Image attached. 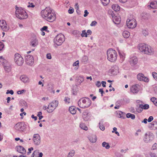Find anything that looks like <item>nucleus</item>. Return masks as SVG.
Wrapping results in <instances>:
<instances>
[{"mask_svg": "<svg viewBox=\"0 0 157 157\" xmlns=\"http://www.w3.org/2000/svg\"><path fill=\"white\" fill-rule=\"evenodd\" d=\"M41 14L43 18L50 22L53 21L56 18L55 13L52 12L49 7H46L44 10H42Z\"/></svg>", "mask_w": 157, "mask_h": 157, "instance_id": "obj_1", "label": "nucleus"}, {"mask_svg": "<svg viewBox=\"0 0 157 157\" xmlns=\"http://www.w3.org/2000/svg\"><path fill=\"white\" fill-rule=\"evenodd\" d=\"M15 14L16 17L18 18L25 19L28 17V15L26 11L21 7L15 6Z\"/></svg>", "mask_w": 157, "mask_h": 157, "instance_id": "obj_2", "label": "nucleus"}, {"mask_svg": "<svg viewBox=\"0 0 157 157\" xmlns=\"http://www.w3.org/2000/svg\"><path fill=\"white\" fill-rule=\"evenodd\" d=\"M91 104V100L87 97L82 98L78 101V105L82 108H88L90 105Z\"/></svg>", "mask_w": 157, "mask_h": 157, "instance_id": "obj_3", "label": "nucleus"}, {"mask_svg": "<svg viewBox=\"0 0 157 157\" xmlns=\"http://www.w3.org/2000/svg\"><path fill=\"white\" fill-rule=\"evenodd\" d=\"M138 48L140 51L144 54L150 55L153 54V49L151 46L144 44H140Z\"/></svg>", "mask_w": 157, "mask_h": 157, "instance_id": "obj_4", "label": "nucleus"}, {"mask_svg": "<svg viewBox=\"0 0 157 157\" xmlns=\"http://www.w3.org/2000/svg\"><path fill=\"white\" fill-rule=\"evenodd\" d=\"M107 59L109 61L113 62L117 59V54L116 51L112 48L108 49L107 51Z\"/></svg>", "mask_w": 157, "mask_h": 157, "instance_id": "obj_5", "label": "nucleus"}, {"mask_svg": "<svg viewBox=\"0 0 157 157\" xmlns=\"http://www.w3.org/2000/svg\"><path fill=\"white\" fill-rule=\"evenodd\" d=\"M0 64H2L6 72H9L11 70V67L10 63L2 56H0Z\"/></svg>", "mask_w": 157, "mask_h": 157, "instance_id": "obj_6", "label": "nucleus"}, {"mask_svg": "<svg viewBox=\"0 0 157 157\" xmlns=\"http://www.w3.org/2000/svg\"><path fill=\"white\" fill-rule=\"evenodd\" d=\"M65 37L62 34H58L54 40V43L57 46H60L65 41Z\"/></svg>", "mask_w": 157, "mask_h": 157, "instance_id": "obj_7", "label": "nucleus"}, {"mask_svg": "<svg viewBox=\"0 0 157 157\" xmlns=\"http://www.w3.org/2000/svg\"><path fill=\"white\" fill-rule=\"evenodd\" d=\"M14 60L15 63L18 66L22 65L24 63V59L18 53H16L14 55Z\"/></svg>", "mask_w": 157, "mask_h": 157, "instance_id": "obj_8", "label": "nucleus"}, {"mask_svg": "<svg viewBox=\"0 0 157 157\" xmlns=\"http://www.w3.org/2000/svg\"><path fill=\"white\" fill-rule=\"evenodd\" d=\"M14 128L16 131L21 132L26 128V125L23 122H19L16 124Z\"/></svg>", "mask_w": 157, "mask_h": 157, "instance_id": "obj_9", "label": "nucleus"}, {"mask_svg": "<svg viewBox=\"0 0 157 157\" xmlns=\"http://www.w3.org/2000/svg\"><path fill=\"white\" fill-rule=\"evenodd\" d=\"M126 24L128 28L130 29L135 28L136 25V21L135 19H127Z\"/></svg>", "mask_w": 157, "mask_h": 157, "instance_id": "obj_10", "label": "nucleus"}, {"mask_svg": "<svg viewBox=\"0 0 157 157\" xmlns=\"http://www.w3.org/2000/svg\"><path fill=\"white\" fill-rule=\"evenodd\" d=\"M0 27L4 31H8L9 28V26L7 25L6 21L3 20L0 21Z\"/></svg>", "mask_w": 157, "mask_h": 157, "instance_id": "obj_11", "label": "nucleus"}, {"mask_svg": "<svg viewBox=\"0 0 157 157\" xmlns=\"http://www.w3.org/2000/svg\"><path fill=\"white\" fill-rule=\"evenodd\" d=\"M91 116L90 113L87 110L84 111L82 113V117L84 121H87L90 120Z\"/></svg>", "mask_w": 157, "mask_h": 157, "instance_id": "obj_12", "label": "nucleus"}, {"mask_svg": "<svg viewBox=\"0 0 157 157\" xmlns=\"http://www.w3.org/2000/svg\"><path fill=\"white\" fill-rule=\"evenodd\" d=\"M33 140L34 144L39 145L40 143V137L38 134H34L33 136Z\"/></svg>", "mask_w": 157, "mask_h": 157, "instance_id": "obj_13", "label": "nucleus"}, {"mask_svg": "<svg viewBox=\"0 0 157 157\" xmlns=\"http://www.w3.org/2000/svg\"><path fill=\"white\" fill-rule=\"evenodd\" d=\"M38 41L36 37L35 36L32 37L30 42V45L32 47H35L38 45Z\"/></svg>", "mask_w": 157, "mask_h": 157, "instance_id": "obj_14", "label": "nucleus"}, {"mask_svg": "<svg viewBox=\"0 0 157 157\" xmlns=\"http://www.w3.org/2000/svg\"><path fill=\"white\" fill-rule=\"evenodd\" d=\"M148 127L151 130H155L156 129H157V122L156 121H154L151 123L149 124Z\"/></svg>", "mask_w": 157, "mask_h": 157, "instance_id": "obj_15", "label": "nucleus"}, {"mask_svg": "<svg viewBox=\"0 0 157 157\" xmlns=\"http://www.w3.org/2000/svg\"><path fill=\"white\" fill-rule=\"evenodd\" d=\"M119 68L117 66H114L110 70L111 74L113 75H117L119 72Z\"/></svg>", "mask_w": 157, "mask_h": 157, "instance_id": "obj_16", "label": "nucleus"}, {"mask_svg": "<svg viewBox=\"0 0 157 157\" xmlns=\"http://www.w3.org/2000/svg\"><path fill=\"white\" fill-rule=\"evenodd\" d=\"M140 86L138 84H136L132 86L130 88L131 92L133 93H137L139 91Z\"/></svg>", "mask_w": 157, "mask_h": 157, "instance_id": "obj_17", "label": "nucleus"}, {"mask_svg": "<svg viewBox=\"0 0 157 157\" xmlns=\"http://www.w3.org/2000/svg\"><path fill=\"white\" fill-rule=\"evenodd\" d=\"M16 149L17 151L20 153L25 154L26 152L24 148L22 146H16Z\"/></svg>", "mask_w": 157, "mask_h": 157, "instance_id": "obj_18", "label": "nucleus"}, {"mask_svg": "<svg viewBox=\"0 0 157 157\" xmlns=\"http://www.w3.org/2000/svg\"><path fill=\"white\" fill-rule=\"evenodd\" d=\"M138 59L136 57H133L130 58L129 62L132 66L136 64L137 63Z\"/></svg>", "mask_w": 157, "mask_h": 157, "instance_id": "obj_19", "label": "nucleus"}, {"mask_svg": "<svg viewBox=\"0 0 157 157\" xmlns=\"http://www.w3.org/2000/svg\"><path fill=\"white\" fill-rule=\"evenodd\" d=\"M88 139L90 141L93 143L96 142L97 140V136L95 135H93L89 136L88 137Z\"/></svg>", "mask_w": 157, "mask_h": 157, "instance_id": "obj_20", "label": "nucleus"}, {"mask_svg": "<svg viewBox=\"0 0 157 157\" xmlns=\"http://www.w3.org/2000/svg\"><path fill=\"white\" fill-rule=\"evenodd\" d=\"M145 137L144 139V140L145 142L148 143L152 140V137H151L150 135H148L147 133L145 134Z\"/></svg>", "mask_w": 157, "mask_h": 157, "instance_id": "obj_21", "label": "nucleus"}, {"mask_svg": "<svg viewBox=\"0 0 157 157\" xmlns=\"http://www.w3.org/2000/svg\"><path fill=\"white\" fill-rule=\"evenodd\" d=\"M113 18V22L116 24H119L121 21V18L118 16H112Z\"/></svg>", "mask_w": 157, "mask_h": 157, "instance_id": "obj_22", "label": "nucleus"}, {"mask_svg": "<svg viewBox=\"0 0 157 157\" xmlns=\"http://www.w3.org/2000/svg\"><path fill=\"white\" fill-rule=\"evenodd\" d=\"M21 80L24 83L27 82L29 81V78L25 75H22L20 78Z\"/></svg>", "mask_w": 157, "mask_h": 157, "instance_id": "obj_23", "label": "nucleus"}, {"mask_svg": "<svg viewBox=\"0 0 157 157\" xmlns=\"http://www.w3.org/2000/svg\"><path fill=\"white\" fill-rule=\"evenodd\" d=\"M84 80L83 78L81 76H79L76 79V84L77 85H79Z\"/></svg>", "mask_w": 157, "mask_h": 157, "instance_id": "obj_24", "label": "nucleus"}, {"mask_svg": "<svg viewBox=\"0 0 157 157\" xmlns=\"http://www.w3.org/2000/svg\"><path fill=\"white\" fill-rule=\"evenodd\" d=\"M69 111L72 114H75L76 112V108L73 106L70 107L69 108Z\"/></svg>", "mask_w": 157, "mask_h": 157, "instance_id": "obj_25", "label": "nucleus"}, {"mask_svg": "<svg viewBox=\"0 0 157 157\" xmlns=\"http://www.w3.org/2000/svg\"><path fill=\"white\" fill-rule=\"evenodd\" d=\"M27 54L25 55V63L28 65H29V57L27 55L29 53V51L27 52Z\"/></svg>", "mask_w": 157, "mask_h": 157, "instance_id": "obj_26", "label": "nucleus"}, {"mask_svg": "<svg viewBox=\"0 0 157 157\" xmlns=\"http://www.w3.org/2000/svg\"><path fill=\"white\" fill-rule=\"evenodd\" d=\"M112 9L115 11H118L120 10V7L117 4H113L112 6Z\"/></svg>", "mask_w": 157, "mask_h": 157, "instance_id": "obj_27", "label": "nucleus"}, {"mask_svg": "<svg viewBox=\"0 0 157 157\" xmlns=\"http://www.w3.org/2000/svg\"><path fill=\"white\" fill-rule=\"evenodd\" d=\"M122 35L125 38H128L129 36L130 33L129 32L127 31H125L123 32Z\"/></svg>", "mask_w": 157, "mask_h": 157, "instance_id": "obj_28", "label": "nucleus"}, {"mask_svg": "<svg viewBox=\"0 0 157 157\" xmlns=\"http://www.w3.org/2000/svg\"><path fill=\"white\" fill-rule=\"evenodd\" d=\"M150 6L153 9L157 8V2H152L151 3Z\"/></svg>", "mask_w": 157, "mask_h": 157, "instance_id": "obj_29", "label": "nucleus"}, {"mask_svg": "<svg viewBox=\"0 0 157 157\" xmlns=\"http://www.w3.org/2000/svg\"><path fill=\"white\" fill-rule=\"evenodd\" d=\"M119 54L121 60L122 61H123L125 58V54L122 52L120 51H119Z\"/></svg>", "mask_w": 157, "mask_h": 157, "instance_id": "obj_30", "label": "nucleus"}, {"mask_svg": "<svg viewBox=\"0 0 157 157\" xmlns=\"http://www.w3.org/2000/svg\"><path fill=\"white\" fill-rule=\"evenodd\" d=\"M102 145L103 147H105L106 149H108L110 147L109 144L105 142H103L102 143Z\"/></svg>", "mask_w": 157, "mask_h": 157, "instance_id": "obj_31", "label": "nucleus"}, {"mask_svg": "<svg viewBox=\"0 0 157 157\" xmlns=\"http://www.w3.org/2000/svg\"><path fill=\"white\" fill-rule=\"evenodd\" d=\"M56 109L55 107H50L49 105H48V106L47 107V111L49 113H51L52 112Z\"/></svg>", "mask_w": 157, "mask_h": 157, "instance_id": "obj_32", "label": "nucleus"}, {"mask_svg": "<svg viewBox=\"0 0 157 157\" xmlns=\"http://www.w3.org/2000/svg\"><path fill=\"white\" fill-rule=\"evenodd\" d=\"M126 117L127 118H131L132 119H134L135 118V115L132 114L130 113H128L126 115Z\"/></svg>", "mask_w": 157, "mask_h": 157, "instance_id": "obj_33", "label": "nucleus"}, {"mask_svg": "<svg viewBox=\"0 0 157 157\" xmlns=\"http://www.w3.org/2000/svg\"><path fill=\"white\" fill-rule=\"evenodd\" d=\"M144 75L142 73H139L137 75V79L140 81H142Z\"/></svg>", "mask_w": 157, "mask_h": 157, "instance_id": "obj_34", "label": "nucleus"}, {"mask_svg": "<svg viewBox=\"0 0 157 157\" xmlns=\"http://www.w3.org/2000/svg\"><path fill=\"white\" fill-rule=\"evenodd\" d=\"M75 154V151L74 150H71L68 153L67 157H73Z\"/></svg>", "mask_w": 157, "mask_h": 157, "instance_id": "obj_35", "label": "nucleus"}, {"mask_svg": "<svg viewBox=\"0 0 157 157\" xmlns=\"http://www.w3.org/2000/svg\"><path fill=\"white\" fill-rule=\"evenodd\" d=\"M142 106V104H140L139 106L136 108V110L138 112L141 113L143 111Z\"/></svg>", "mask_w": 157, "mask_h": 157, "instance_id": "obj_36", "label": "nucleus"}, {"mask_svg": "<svg viewBox=\"0 0 157 157\" xmlns=\"http://www.w3.org/2000/svg\"><path fill=\"white\" fill-rule=\"evenodd\" d=\"M36 4L34 3L30 2V11L32 10L33 9L31 8H34V10H36V8L35 7V5Z\"/></svg>", "mask_w": 157, "mask_h": 157, "instance_id": "obj_37", "label": "nucleus"}, {"mask_svg": "<svg viewBox=\"0 0 157 157\" xmlns=\"http://www.w3.org/2000/svg\"><path fill=\"white\" fill-rule=\"evenodd\" d=\"M103 122V120H101V121H100V122L99 124V127L100 129L102 131L104 130L105 129V127L104 126L102 125L101 124V123H102Z\"/></svg>", "mask_w": 157, "mask_h": 157, "instance_id": "obj_38", "label": "nucleus"}, {"mask_svg": "<svg viewBox=\"0 0 157 157\" xmlns=\"http://www.w3.org/2000/svg\"><path fill=\"white\" fill-rule=\"evenodd\" d=\"M38 151H35L33 153L31 157H38Z\"/></svg>", "mask_w": 157, "mask_h": 157, "instance_id": "obj_39", "label": "nucleus"}, {"mask_svg": "<svg viewBox=\"0 0 157 157\" xmlns=\"http://www.w3.org/2000/svg\"><path fill=\"white\" fill-rule=\"evenodd\" d=\"M52 102L53 105V106H54V107H55L56 109L58 106L59 104L58 101L57 100H55L52 101Z\"/></svg>", "mask_w": 157, "mask_h": 157, "instance_id": "obj_40", "label": "nucleus"}, {"mask_svg": "<svg viewBox=\"0 0 157 157\" xmlns=\"http://www.w3.org/2000/svg\"><path fill=\"white\" fill-rule=\"evenodd\" d=\"M88 59V58L86 56H84L82 57L81 61L82 62L85 63L86 62H87Z\"/></svg>", "mask_w": 157, "mask_h": 157, "instance_id": "obj_41", "label": "nucleus"}, {"mask_svg": "<svg viewBox=\"0 0 157 157\" xmlns=\"http://www.w3.org/2000/svg\"><path fill=\"white\" fill-rule=\"evenodd\" d=\"M101 1L104 6H106L109 2V0H101Z\"/></svg>", "mask_w": 157, "mask_h": 157, "instance_id": "obj_42", "label": "nucleus"}, {"mask_svg": "<svg viewBox=\"0 0 157 157\" xmlns=\"http://www.w3.org/2000/svg\"><path fill=\"white\" fill-rule=\"evenodd\" d=\"M64 101H65V103L69 104L70 102L71 99L68 97H65L64 99Z\"/></svg>", "mask_w": 157, "mask_h": 157, "instance_id": "obj_43", "label": "nucleus"}, {"mask_svg": "<svg viewBox=\"0 0 157 157\" xmlns=\"http://www.w3.org/2000/svg\"><path fill=\"white\" fill-rule=\"evenodd\" d=\"M80 127L82 129L85 130H87L88 128L86 126L83 124H80Z\"/></svg>", "mask_w": 157, "mask_h": 157, "instance_id": "obj_44", "label": "nucleus"}, {"mask_svg": "<svg viewBox=\"0 0 157 157\" xmlns=\"http://www.w3.org/2000/svg\"><path fill=\"white\" fill-rule=\"evenodd\" d=\"M81 35L82 37L84 36L87 37V33H86L85 30H84L82 31Z\"/></svg>", "mask_w": 157, "mask_h": 157, "instance_id": "obj_45", "label": "nucleus"}, {"mask_svg": "<svg viewBox=\"0 0 157 157\" xmlns=\"http://www.w3.org/2000/svg\"><path fill=\"white\" fill-rule=\"evenodd\" d=\"M142 107L143 109H148L149 107V105L147 104H146L144 105H142Z\"/></svg>", "mask_w": 157, "mask_h": 157, "instance_id": "obj_46", "label": "nucleus"}, {"mask_svg": "<svg viewBox=\"0 0 157 157\" xmlns=\"http://www.w3.org/2000/svg\"><path fill=\"white\" fill-rule=\"evenodd\" d=\"M48 27L47 26H44L40 29V30L41 31H45L48 33L49 32V31L48 30Z\"/></svg>", "mask_w": 157, "mask_h": 157, "instance_id": "obj_47", "label": "nucleus"}, {"mask_svg": "<svg viewBox=\"0 0 157 157\" xmlns=\"http://www.w3.org/2000/svg\"><path fill=\"white\" fill-rule=\"evenodd\" d=\"M30 65H33L34 63V58L32 56H30Z\"/></svg>", "mask_w": 157, "mask_h": 157, "instance_id": "obj_48", "label": "nucleus"}, {"mask_svg": "<svg viewBox=\"0 0 157 157\" xmlns=\"http://www.w3.org/2000/svg\"><path fill=\"white\" fill-rule=\"evenodd\" d=\"M152 75L154 78L157 80V73L155 72H153Z\"/></svg>", "mask_w": 157, "mask_h": 157, "instance_id": "obj_49", "label": "nucleus"}, {"mask_svg": "<svg viewBox=\"0 0 157 157\" xmlns=\"http://www.w3.org/2000/svg\"><path fill=\"white\" fill-rule=\"evenodd\" d=\"M142 33L143 35L145 36H146L148 34V33L147 31L146 30H143L142 31Z\"/></svg>", "mask_w": 157, "mask_h": 157, "instance_id": "obj_50", "label": "nucleus"}, {"mask_svg": "<svg viewBox=\"0 0 157 157\" xmlns=\"http://www.w3.org/2000/svg\"><path fill=\"white\" fill-rule=\"evenodd\" d=\"M4 44L2 42L0 41V51L2 50L4 48Z\"/></svg>", "mask_w": 157, "mask_h": 157, "instance_id": "obj_51", "label": "nucleus"}, {"mask_svg": "<svg viewBox=\"0 0 157 157\" xmlns=\"http://www.w3.org/2000/svg\"><path fill=\"white\" fill-rule=\"evenodd\" d=\"M14 93V92L12 90H8L6 92V94H10L11 95H13Z\"/></svg>", "mask_w": 157, "mask_h": 157, "instance_id": "obj_52", "label": "nucleus"}, {"mask_svg": "<svg viewBox=\"0 0 157 157\" xmlns=\"http://www.w3.org/2000/svg\"><path fill=\"white\" fill-rule=\"evenodd\" d=\"M79 64V61L78 60H77L76 62H75L73 64V66H78Z\"/></svg>", "mask_w": 157, "mask_h": 157, "instance_id": "obj_53", "label": "nucleus"}, {"mask_svg": "<svg viewBox=\"0 0 157 157\" xmlns=\"http://www.w3.org/2000/svg\"><path fill=\"white\" fill-rule=\"evenodd\" d=\"M142 81H143L146 82H148L149 81V79L147 77L144 76L143 80H142Z\"/></svg>", "mask_w": 157, "mask_h": 157, "instance_id": "obj_54", "label": "nucleus"}, {"mask_svg": "<svg viewBox=\"0 0 157 157\" xmlns=\"http://www.w3.org/2000/svg\"><path fill=\"white\" fill-rule=\"evenodd\" d=\"M97 23L96 21H93L91 22L90 25L91 26H95L97 24Z\"/></svg>", "mask_w": 157, "mask_h": 157, "instance_id": "obj_55", "label": "nucleus"}, {"mask_svg": "<svg viewBox=\"0 0 157 157\" xmlns=\"http://www.w3.org/2000/svg\"><path fill=\"white\" fill-rule=\"evenodd\" d=\"M95 85L98 87H100L101 86V83L99 81H97L96 82Z\"/></svg>", "mask_w": 157, "mask_h": 157, "instance_id": "obj_56", "label": "nucleus"}, {"mask_svg": "<svg viewBox=\"0 0 157 157\" xmlns=\"http://www.w3.org/2000/svg\"><path fill=\"white\" fill-rule=\"evenodd\" d=\"M119 102H117L116 103V106L114 107V108L115 109H119L120 106V104H119V105H118V103Z\"/></svg>", "mask_w": 157, "mask_h": 157, "instance_id": "obj_57", "label": "nucleus"}, {"mask_svg": "<svg viewBox=\"0 0 157 157\" xmlns=\"http://www.w3.org/2000/svg\"><path fill=\"white\" fill-rule=\"evenodd\" d=\"M153 119V117L152 116H150L147 120L148 122H150Z\"/></svg>", "mask_w": 157, "mask_h": 157, "instance_id": "obj_58", "label": "nucleus"}, {"mask_svg": "<svg viewBox=\"0 0 157 157\" xmlns=\"http://www.w3.org/2000/svg\"><path fill=\"white\" fill-rule=\"evenodd\" d=\"M74 11V10L73 8H70L68 10V12L70 14H71L73 13Z\"/></svg>", "mask_w": 157, "mask_h": 157, "instance_id": "obj_59", "label": "nucleus"}, {"mask_svg": "<svg viewBox=\"0 0 157 157\" xmlns=\"http://www.w3.org/2000/svg\"><path fill=\"white\" fill-rule=\"evenodd\" d=\"M25 90H19L17 91V94H20L23 93V92H25Z\"/></svg>", "mask_w": 157, "mask_h": 157, "instance_id": "obj_60", "label": "nucleus"}, {"mask_svg": "<svg viewBox=\"0 0 157 157\" xmlns=\"http://www.w3.org/2000/svg\"><path fill=\"white\" fill-rule=\"evenodd\" d=\"M157 147V144L156 143H155L153 145L152 148L153 150H155L156 149Z\"/></svg>", "mask_w": 157, "mask_h": 157, "instance_id": "obj_61", "label": "nucleus"}, {"mask_svg": "<svg viewBox=\"0 0 157 157\" xmlns=\"http://www.w3.org/2000/svg\"><path fill=\"white\" fill-rule=\"evenodd\" d=\"M22 103L23 104V106H24V108H26L27 107V104L26 102L24 101H23L22 102Z\"/></svg>", "mask_w": 157, "mask_h": 157, "instance_id": "obj_62", "label": "nucleus"}, {"mask_svg": "<svg viewBox=\"0 0 157 157\" xmlns=\"http://www.w3.org/2000/svg\"><path fill=\"white\" fill-rule=\"evenodd\" d=\"M47 58L48 59H50L52 58L51 56L50 53H48L46 55Z\"/></svg>", "mask_w": 157, "mask_h": 157, "instance_id": "obj_63", "label": "nucleus"}, {"mask_svg": "<svg viewBox=\"0 0 157 157\" xmlns=\"http://www.w3.org/2000/svg\"><path fill=\"white\" fill-rule=\"evenodd\" d=\"M84 13H85V14H84L83 16L84 17H86L88 14L89 12H88V11L87 10H85V11H84Z\"/></svg>", "mask_w": 157, "mask_h": 157, "instance_id": "obj_64", "label": "nucleus"}]
</instances>
